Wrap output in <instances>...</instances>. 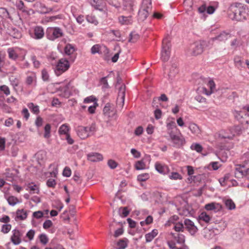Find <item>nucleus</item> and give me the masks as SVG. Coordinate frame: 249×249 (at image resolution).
I'll use <instances>...</instances> for the list:
<instances>
[{"mask_svg": "<svg viewBox=\"0 0 249 249\" xmlns=\"http://www.w3.org/2000/svg\"><path fill=\"white\" fill-rule=\"evenodd\" d=\"M35 78V74H33L32 75L27 76L26 79V83L28 85H31Z\"/></svg>", "mask_w": 249, "mask_h": 249, "instance_id": "obj_57", "label": "nucleus"}, {"mask_svg": "<svg viewBox=\"0 0 249 249\" xmlns=\"http://www.w3.org/2000/svg\"><path fill=\"white\" fill-rule=\"evenodd\" d=\"M134 1L133 0H123L122 3L123 4L125 8V9L130 12L133 11V7L134 6Z\"/></svg>", "mask_w": 249, "mask_h": 249, "instance_id": "obj_24", "label": "nucleus"}, {"mask_svg": "<svg viewBox=\"0 0 249 249\" xmlns=\"http://www.w3.org/2000/svg\"><path fill=\"white\" fill-rule=\"evenodd\" d=\"M7 200L9 205L14 206L19 202L18 199L15 196H10L7 198Z\"/></svg>", "mask_w": 249, "mask_h": 249, "instance_id": "obj_36", "label": "nucleus"}, {"mask_svg": "<svg viewBox=\"0 0 249 249\" xmlns=\"http://www.w3.org/2000/svg\"><path fill=\"white\" fill-rule=\"evenodd\" d=\"M40 241L41 243L45 245L48 242V238L47 236L44 234H41L39 236Z\"/></svg>", "mask_w": 249, "mask_h": 249, "instance_id": "obj_55", "label": "nucleus"}, {"mask_svg": "<svg viewBox=\"0 0 249 249\" xmlns=\"http://www.w3.org/2000/svg\"><path fill=\"white\" fill-rule=\"evenodd\" d=\"M241 164H238L236 165V167L235 168V172H234V176L236 178H238L239 177V175L240 173H239L240 171H243L241 168Z\"/></svg>", "mask_w": 249, "mask_h": 249, "instance_id": "obj_58", "label": "nucleus"}, {"mask_svg": "<svg viewBox=\"0 0 249 249\" xmlns=\"http://www.w3.org/2000/svg\"><path fill=\"white\" fill-rule=\"evenodd\" d=\"M9 34L13 38L16 39H20L22 37L21 32L16 28H12L9 31Z\"/></svg>", "mask_w": 249, "mask_h": 249, "instance_id": "obj_25", "label": "nucleus"}, {"mask_svg": "<svg viewBox=\"0 0 249 249\" xmlns=\"http://www.w3.org/2000/svg\"><path fill=\"white\" fill-rule=\"evenodd\" d=\"M50 130H51V125L49 124H47L45 127V133L44 135V137L45 138H48L50 136Z\"/></svg>", "mask_w": 249, "mask_h": 249, "instance_id": "obj_45", "label": "nucleus"}, {"mask_svg": "<svg viewBox=\"0 0 249 249\" xmlns=\"http://www.w3.org/2000/svg\"><path fill=\"white\" fill-rule=\"evenodd\" d=\"M174 229L176 231H182L184 229L183 224L181 223L178 222L175 224Z\"/></svg>", "mask_w": 249, "mask_h": 249, "instance_id": "obj_48", "label": "nucleus"}, {"mask_svg": "<svg viewBox=\"0 0 249 249\" xmlns=\"http://www.w3.org/2000/svg\"><path fill=\"white\" fill-rule=\"evenodd\" d=\"M224 204L226 208L230 210H234L235 209V204L234 202L231 199H227L224 200Z\"/></svg>", "mask_w": 249, "mask_h": 249, "instance_id": "obj_26", "label": "nucleus"}, {"mask_svg": "<svg viewBox=\"0 0 249 249\" xmlns=\"http://www.w3.org/2000/svg\"><path fill=\"white\" fill-rule=\"evenodd\" d=\"M90 3L95 9L106 12V3L103 0H90Z\"/></svg>", "mask_w": 249, "mask_h": 249, "instance_id": "obj_11", "label": "nucleus"}, {"mask_svg": "<svg viewBox=\"0 0 249 249\" xmlns=\"http://www.w3.org/2000/svg\"><path fill=\"white\" fill-rule=\"evenodd\" d=\"M35 231L34 230H30L26 234V236L29 238L30 240H32L34 238Z\"/></svg>", "mask_w": 249, "mask_h": 249, "instance_id": "obj_63", "label": "nucleus"}, {"mask_svg": "<svg viewBox=\"0 0 249 249\" xmlns=\"http://www.w3.org/2000/svg\"><path fill=\"white\" fill-rule=\"evenodd\" d=\"M189 128L191 132L195 134H197L199 133L200 130L198 126L194 123H191L189 125Z\"/></svg>", "mask_w": 249, "mask_h": 249, "instance_id": "obj_32", "label": "nucleus"}, {"mask_svg": "<svg viewBox=\"0 0 249 249\" xmlns=\"http://www.w3.org/2000/svg\"><path fill=\"white\" fill-rule=\"evenodd\" d=\"M41 76L43 80L44 81H47L49 79V74L45 69L42 71Z\"/></svg>", "mask_w": 249, "mask_h": 249, "instance_id": "obj_53", "label": "nucleus"}, {"mask_svg": "<svg viewBox=\"0 0 249 249\" xmlns=\"http://www.w3.org/2000/svg\"><path fill=\"white\" fill-rule=\"evenodd\" d=\"M185 228L192 235L195 234L197 231V228L194 223L189 219H185L184 221Z\"/></svg>", "mask_w": 249, "mask_h": 249, "instance_id": "obj_12", "label": "nucleus"}, {"mask_svg": "<svg viewBox=\"0 0 249 249\" xmlns=\"http://www.w3.org/2000/svg\"><path fill=\"white\" fill-rule=\"evenodd\" d=\"M70 67L69 62L65 58H61L57 63L54 71L55 74L59 76L66 71Z\"/></svg>", "mask_w": 249, "mask_h": 249, "instance_id": "obj_6", "label": "nucleus"}, {"mask_svg": "<svg viewBox=\"0 0 249 249\" xmlns=\"http://www.w3.org/2000/svg\"><path fill=\"white\" fill-rule=\"evenodd\" d=\"M31 36L36 39H40L43 37L44 32L42 27L40 26L36 27L34 30V33L31 34Z\"/></svg>", "mask_w": 249, "mask_h": 249, "instance_id": "obj_14", "label": "nucleus"}, {"mask_svg": "<svg viewBox=\"0 0 249 249\" xmlns=\"http://www.w3.org/2000/svg\"><path fill=\"white\" fill-rule=\"evenodd\" d=\"M173 235L174 238L177 239V241L178 243L182 244L184 243L185 236L183 234L178 233L177 236Z\"/></svg>", "mask_w": 249, "mask_h": 249, "instance_id": "obj_43", "label": "nucleus"}, {"mask_svg": "<svg viewBox=\"0 0 249 249\" xmlns=\"http://www.w3.org/2000/svg\"><path fill=\"white\" fill-rule=\"evenodd\" d=\"M28 107L34 113L37 114L39 113V110L38 106H35L33 103H30L28 104Z\"/></svg>", "mask_w": 249, "mask_h": 249, "instance_id": "obj_38", "label": "nucleus"}, {"mask_svg": "<svg viewBox=\"0 0 249 249\" xmlns=\"http://www.w3.org/2000/svg\"><path fill=\"white\" fill-rule=\"evenodd\" d=\"M13 234L11 237L12 242L15 245L19 244L21 242V234L18 230H14L12 231Z\"/></svg>", "mask_w": 249, "mask_h": 249, "instance_id": "obj_15", "label": "nucleus"}, {"mask_svg": "<svg viewBox=\"0 0 249 249\" xmlns=\"http://www.w3.org/2000/svg\"><path fill=\"white\" fill-rule=\"evenodd\" d=\"M97 99L93 95L89 96L86 97L84 100V103H89L91 102L94 103L95 102H97Z\"/></svg>", "mask_w": 249, "mask_h": 249, "instance_id": "obj_49", "label": "nucleus"}, {"mask_svg": "<svg viewBox=\"0 0 249 249\" xmlns=\"http://www.w3.org/2000/svg\"><path fill=\"white\" fill-rule=\"evenodd\" d=\"M131 153L135 158H139L141 156V153L134 148L131 149Z\"/></svg>", "mask_w": 249, "mask_h": 249, "instance_id": "obj_60", "label": "nucleus"}, {"mask_svg": "<svg viewBox=\"0 0 249 249\" xmlns=\"http://www.w3.org/2000/svg\"><path fill=\"white\" fill-rule=\"evenodd\" d=\"M7 51L10 59L16 60L18 57V55L13 48H9Z\"/></svg>", "mask_w": 249, "mask_h": 249, "instance_id": "obj_35", "label": "nucleus"}, {"mask_svg": "<svg viewBox=\"0 0 249 249\" xmlns=\"http://www.w3.org/2000/svg\"><path fill=\"white\" fill-rule=\"evenodd\" d=\"M208 87L209 88L210 90H208L206 88H202V92L204 94L210 95L213 92L215 89V85L214 81L212 80H209L207 84Z\"/></svg>", "mask_w": 249, "mask_h": 249, "instance_id": "obj_18", "label": "nucleus"}, {"mask_svg": "<svg viewBox=\"0 0 249 249\" xmlns=\"http://www.w3.org/2000/svg\"><path fill=\"white\" fill-rule=\"evenodd\" d=\"M145 163L143 160H141L137 161L135 165V168L138 170L145 169Z\"/></svg>", "mask_w": 249, "mask_h": 249, "instance_id": "obj_37", "label": "nucleus"}, {"mask_svg": "<svg viewBox=\"0 0 249 249\" xmlns=\"http://www.w3.org/2000/svg\"><path fill=\"white\" fill-rule=\"evenodd\" d=\"M248 9L246 6L238 4L231 5L229 11V17L232 20L242 21L246 19L248 15Z\"/></svg>", "mask_w": 249, "mask_h": 249, "instance_id": "obj_1", "label": "nucleus"}, {"mask_svg": "<svg viewBox=\"0 0 249 249\" xmlns=\"http://www.w3.org/2000/svg\"><path fill=\"white\" fill-rule=\"evenodd\" d=\"M69 126L67 124H64L60 127L58 132L60 135H66L67 136L69 134Z\"/></svg>", "mask_w": 249, "mask_h": 249, "instance_id": "obj_28", "label": "nucleus"}, {"mask_svg": "<svg viewBox=\"0 0 249 249\" xmlns=\"http://www.w3.org/2000/svg\"><path fill=\"white\" fill-rule=\"evenodd\" d=\"M230 174H226L223 177L219 179V182L221 186H225L226 185L225 182L230 178Z\"/></svg>", "mask_w": 249, "mask_h": 249, "instance_id": "obj_40", "label": "nucleus"}, {"mask_svg": "<svg viewBox=\"0 0 249 249\" xmlns=\"http://www.w3.org/2000/svg\"><path fill=\"white\" fill-rule=\"evenodd\" d=\"M149 178V175L147 173L142 174L138 176L137 179L140 181H144Z\"/></svg>", "mask_w": 249, "mask_h": 249, "instance_id": "obj_41", "label": "nucleus"}, {"mask_svg": "<svg viewBox=\"0 0 249 249\" xmlns=\"http://www.w3.org/2000/svg\"><path fill=\"white\" fill-rule=\"evenodd\" d=\"M47 185L49 187H54L56 185V182L53 179H49L47 181Z\"/></svg>", "mask_w": 249, "mask_h": 249, "instance_id": "obj_61", "label": "nucleus"}, {"mask_svg": "<svg viewBox=\"0 0 249 249\" xmlns=\"http://www.w3.org/2000/svg\"><path fill=\"white\" fill-rule=\"evenodd\" d=\"M14 124V120L12 118H9L5 121L4 125L6 126L9 127Z\"/></svg>", "mask_w": 249, "mask_h": 249, "instance_id": "obj_64", "label": "nucleus"}, {"mask_svg": "<svg viewBox=\"0 0 249 249\" xmlns=\"http://www.w3.org/2000/svg\"><path fill=\"white\" fill-rule=\"evenodd\" d=\"M108 166L112 169L116 168L118 166V163L114 160H109L107 161Z\"/></svg>", "mask_w": 249, "mask_h": 249, "instance_id": "obj_50", "label": "nucleus"}, {"mask_svg": "<svg viewBox=\"0 0 249 249\" xmlns=\"http://www.w3.org/2000/svg\"><path fill=\"white\" fill-rule=\"evenodd\" d=\"M103 115L107 126L113 125L114 122L117 120L116 110L114 106L109 103L106 104L103 108Z\"/></svg>", "mask_w": 249, "mask_h": 249, "instance_id": "obj_2", "label": "nucleus"}, {"mask_svg": "<svg viewBox=\"0 0 249 249\" xmlns=\"http://www.w3.org/2000/svg\"><path fill=\"white\" fill-rule=\"evenodd\" d=\"M11 229V225L10 224H4L2 226L1 231L4 233H8Z\"/></svg>", "mask_w": 249, "mask_h": 249, "instance_id": "obj_51", "label": "nucleus"}, {"mask_svg": "<svg viewBox=\"0 0 249 249\" xmlns=\"http://www.w3.org/2000/svg\"><path fill=\"white\" fill-rule=\"evenodd\" d=\"M53 225V223L51 220H46L43 224V227L45 229H47Z\"/></svg>", "mask_w": 249, "mask_h": 249, "instance_id": "obj_59", "label": "nucleus"}, {"mask_svg": "<svg viewBox=\"0 0 249 249\" xmlns=\"http://www.w3.org/2000/svg\"><path fill=\"white\" fill-rule=\"evenodd\" d=\"M87 22L91 23L94 25H97L98 22L94 16H88L86 18Z\"/></svg>", "mask_w": 249, "mask_h": 249, "instance_id": "obj_42", "label": "nucleus"}, {"mask_svg": "<svg viewBox=\"0 0 249 249\" xmlns=\"http://www.w3.org/2000/svg\"><path fill=\"white\" fill-rule=\"evenodd\" d=\"M233 114L236 119L242 123H248L249 121V114L245 110L237 111L233 112Z\"/></svg>", "mask_w": 249, "mask_h": 249, "instance_id": "obj_8", "label": "nucleus"}, {"mask_svg": "<svg viewBox=\"0 0 249 249\" xmlns=\"http://www.w3.org/2000/svg\"><path fill=\"white\" fill-rule=\"evenodd\" d=\"M171 44L168 38H165L162 40V50L160 58L163 62L167 61L170 56Z\"/></svg>", "mask_w": 249, "mask_h": 249, "instance_id": "obj_5", "label": "nucleus"}, {"mask_svg": "<svg viewBox=\"0 0 249 249\" xmlns=\"http://www.w3.org/2000/svg\"><path fill=\"white\" fill-rule=\"evenodd\" d=\"M158 231L157 229H154L145 235L146 242L148 243L151 242L153 239L158 235Z\"/></svg>", "mask_w": 249, "mask_h": 249, "instance_id": "obj_21", "label": "nucleus"}, {"mask_svg": "<svg viewBox=\"0 0 249 249\" xmlns=\"http://www.w3.org/2000/svg\"><path fill=\"white\" fill-rule=\"evenodd\" d=\"M94 130V127L79 126V137L81 139H85L89 136V132Z\"/></svg>", "mask_w": 249, "mask_h": 249, "instance_id": "obj_9", "label": "nucleus"}, {"mask_svg": "<svg viewBox=\"0 0 249 249\" xmlns=\"http://www.w3.org/2000/svg\"><path fill=\"white\" fill-rule=\"evenodd\" d=\"M46 35L47 38L52 41H54L64 36L63 30L58 27H50L47 28Z\"/></svg>", "mask_w": 249, "mask_h": 249, "instance_id": "obj_4", "label": "nucleus"}, {"mask_svg": "<svg viewBox=\"0 0 249 249\" xmlns=\"http://www.w3.org/2000/svg\"><path fill=\"white\" fill-rule=\"evenodd\" d=\"M64 51L66 54L70 55L75 51V49L72 45L68 44L65 47Z\"/></svg>", "mask_w": 249, "mask_h": 249, "instance_id": "obj_30", "label": "nucleus"}, {"mask_svg": "<svg viewBox=\"0 0 249 249\" xmlns=\"http://www.w3.org/2000/svg\"><path fill=\"white\" fill-rule=\"evenodd\" d=\"M198 218L200 220H202L208 223L211 220V217L206 212H202L199 215Z\"/></svg>", "mask_w": 249, "mask_h": 249, "instance_id": "obj_29", "label": "nucleus"}, {"mask_svg": "<svg viewBox=\"0 0 249 249\" xmlns=\"http://www.w3.org/2000/svg\"><path fill=\"white\" fill-rule=\"evenodd\" d=\"M189 51L191 54L197 55L203 52V47L200 42H196L190 46Z\"/></svg>", "mask_w": 249, "mask_h": 249, "instance_id": "obj_10", "label": "nucleus"}, {"mask_svg": "<svg viewBox=\"0 0 249 249\" xmlns=\"http://www.w3.org/2000/svg\"><path fill=\"white\" fill-rule=\"evenodd\" d=\"M155 168L158 172L164 174L167 173L169 170L168 167L167 166L162 165L159 162L155 163Z\"/></svg>", "mask_w": 249, "mask_h": 249, "instance_id": "obj_22", "label": "nucleus"}, {"mask_svg": "<svg viewBox=\"0 0 249 249\" xmlns=\"http://www.w3.org/2000/svg\"><path fill=\"white\" fill-rule=\"evenodd\" d=\"M119 213L121 217H126L129 213L127 207H120L119 209Z\"/></svg>", "mask_w": 249, "mask_h": 249, "instance_id": "obj_31", "label": "nucleus"}, {"mask_svg": "<svg viewBox=\"0 0 249 249\" xmlns=\"http://www.w3.org/2000/svg\"><path fill=\"white\" fill-rule=\"evenodd\" d=\"M88 160L91 162H98L103 160V155L99 153L91 152L87 155Z\"/></svg>", "mask_w": 249, "mask_h": 249, "instance_id": "obj_16", "label": "nucleus"}, {"mask_svg": "<svg viewBox=\"0 0 249 249\" xmlns=\"http://www.w3.org/2000/svg\"><path fill=\"white\" fill-rule=\"evenodd\" d=\"M26 190L30 191L31 193L33 194H37L39 192L38 187L36 185L34 184L33 183L29 184L27 185Z\"/></svg>", "mask_w": 249, "mask_h": 249, "instance_id": "obj_27", "label": "nucleus"}, {"mask_svg": "<svg viewBox=\"0 0 249 249\" xmlns=\"http://www.w3.org/2000/svg\"><path fill=\"white\" fill-rule=\"evenodd\" d=\"M169 177L171 179H181V176L177 172H172L171 175L169 176Z\"/></svg>", "mask_w": 249, "mask_h": 249, "instance_id": "obj_54", "label": "nucleus"}, {"mask_svg": "<svg viewBox=\"0 0 249 249\" xmlns=\"http://www.w3.org/2000/svg\"><path fill=\"white\" fill-rule=\"evenodd\" d=\"M151 10V0H143L141 9L138 13V20L144 21L148 17Z\"/></svg>", "mask_w": 249, "mask_h": 249, "instance_id": "obj_3", "label": "nucleus"}, {"mask_svg": "<svg viewBox=\"0 0 249 249\" xmlns=\"http://www.w3.org/2000/svg\"><path fill=\"white\" fill-rule=\"evenodd\" d=\"M119 22L122 24L128 25L131 24L132 22V16H122L119 18Z\"/></svg>", "mask_w": 249, "mask_h": 249, "instance_id": "obj_23", "label": "nucleus"}, {"mask_svg": "<svg viewBox=\"0 0 249 249\" xmlns=\"http://www.w3.org/2000/svg\"><path fill=\"white\" fill-rule=\"evenodd\" d=\"M100 46L98 44L93 45L91 49V52L92 54L99 53Z\"/></svg>", "mask_w": 249, "mask_h": 249, "instance_id": "obj_56", "label": "nucleus"}, {"mask_svg": "<svg viewBox=\"0 0 249 249\" xmlns=\"http://www.w3.org/2000/svg\"><path fill=\"white\" fill-rule=\"evenodd\" d=\"M127 240L121 239L117 243L116 249H124L127 246Z\"/></svg>", "mask_w": 249, "mask_h": 249, "instance_id": "obj_33", "label": "nucleus"}, {"mask_svg": "<svg viewBox=\"0 0 249 249\" xmlns=\"http://www.w3.org/2000/svg\"><path fill=\"white\" fill-rule=\"evenodd\" d=\"M171 142H173V146L179 148L182 147L185 143V140L181 135H176L172 133V131L168 132Z\"/></svg>", "mask_w": 249, "mask_h": 249, "instance_id": "obj_7", "label": "nucleus"}, {"mask_svg": "<svg viewBox=\"0 0 249 249\" xmlns=\"http://www.w3.org/2000/svg\"><path fill=\"white\" fill-rule=\"evenodd\" d=\"M11 2L16 6L17 8L24 13L29 14L31 9H28L24 4L23 2L21 0H11Z\"/></svg>", "mask_w": 249, "mask_h": 249, "instance_id": "obj_13", "label": "nucleus"}, {"mask_svg": "<svg viewBox=\"0 0 249 249\" xmlns=\"http://www.w3.org/2000/svg\"><path fill=\"white\" fill-rule=\"evenodd\" d=\"M98 106V104L97 103V102H95L94 103H93V105H92V106H89V107H88V112L90 113V114H94L95 112V109L96 108V107Z\"/></svg>", "mask_w": 249, "mask_h": 249, "instance_id": "obj_47", "label": "nucleus"}, {"mask_svg": "<svg viewBox=\"0 0 249 249\" xmlns=\"http://www.w3.org/2000/svg\"><path fill=\"white\" fill-rule=\"evenodd\" d=\"M125 86L124 84H122L119 87L118 96L117 99L118 102L120 100V102L124 104L125 98Z\"/></svg>", "mask_w": 249, "mask_h": 249, "instance_id": "obj_19", "label": "nucleus"}, {"mask_svg": "<svg viewBox=\"0 0 249 249\" xmlns=\"http://www.w3.org/2000/svg\"><path fill=\"white\" fill-rule=\"evenodd\" d=\"M192 150H196V152L200 153L202 151L203 148L202 146L198 143H193L191 146Z\"/></svg>", "mask_w": 249, "mask_h": 249, "instance_id": "obj_44", "label": "nucleus"}, {"mask_svg": "<svg viewBox=\"0 0 249 249\" xmlns=\"http://www.w3.org/2000/svg\"><path fill=\"white\" fill-rule=\"evenodd\" d=\"M139 38V35L135 32H132L130 34V37L128 41L132 43L136 42Z\"/></svg>", "mask_w": 249, "mask_h": 249, "instance_id": "obj_34", "label": "nucleus"}, {"mask_svg": "<svg viewBox=\"0 0 249 249\" xmlns=\"http://www.w3.org/2000/svg\"><path fill=\"white\" fill-rule=\"evenodd\" d=\"M231 37V35L229 33L225 31L222 32L216 36L212 38V41L217 40L218 41H225Z\"/></svg>", "mask_w": 249, "mask_h": 249, "instance_id": "obj_17", "label": "nucleus"}, {"mask_svg": "<svg viewBox=\"0 0 249 249\" xmlns=\"http://www.w3.org/2000/svg\"><path fill=\"white\" fill-rule=\"evenodd\" d=\"M0 16L2 18H8L9 17V13L4 8H0Z\"/></svg>", "mask_w": 249, "mask_h": 249, "instance_id": "obj_46", "label": "nucleus"}, {"mask_svg": "<svg viewBox=\"0 0 249 249\" xmlns=\"http://www.w3.org/2000/svg\"><path fill=\"white\" fill-rule=\"evenodd\" d=\"M17 214V217L20 220H24L27 217V213L23 210H18Z\"/></svg>", "mask_w": 249, "mask_h": 249, "instance_id": "obj_39", "label": "nucleus"}, {"mask_svg": "<svg viewBox=\"0 0 249 249\" xmlns=\"http://www.w3.org/2000/svg\"><path fill=\"white\" fill-rule=\"evenodd\" d=\"M0 90L2 91L6 95H9L10 93L9 88L6 85L1 86Z\"/></svg>", "mask_w": 249, "mask_h": 249, "instance_id": "obj_52", "label": "nucleus"}, {"mask_svg": "<svg viewBox=\"0 0 249 249\" xmlns=\"http://www.w3.org/2000/svg\"><path fill=\"white\" fill-rule=\"evenodd\" d=\"M205 209L207 211L214 210L216 212V210L219 211L222 209V205L219 203L212 202L206 204Z\"/></svg>", "mask_w": 249, "mask_h": 249, "instance_id": "obj_20", "label": "nucleus"}, {"mask_svg": "<svg viewBox=\"0 0 249 249\" xmlns=\"http://www.w3.org/2000/svg\"><path fill=\"white\" fill-rule=\"evenodd\" d=\"M123 2V0H112V5L116 7H119Z\"/></svg>", "mask_w": 249, "mask_h": 249, "instance_id": "obj_62", "label": "nucleus"}]
</instances>
